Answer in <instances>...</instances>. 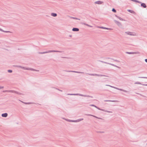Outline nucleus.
Wrapping results in <instances>:
<instances>
[{
    "instance_id": "obj_1",
    "label": "nucleus",
    "mask_w": 147,
    "mask_h": 147,
    "mask_svg": "<svg viewBox=\"0 0 147 147\" xmlns=\"http://www.w3.org/2000/svg\"><path fill=\"white\" fill-rule=\"evenodd\" d=\"M3 92H13V93H16L19 95H24V94H23L22 93L13 90H4V91H3Z\"/></svg>"
},
{
    "instance_id": "obj_2",
    "label": "nucleus",
    "mask_w": 147,
    "mask_h": 147,
    "mask_svg": "<svg viewBox=\"0 0 147 147\" xmlns=\"http://www.w3.org/2000/svg\"><path fill=\"white\" fill-rule=\"evenodd\" d=\"M87 74L91 76H104V77H109L108 76L105 75H101V74Z\"/></svg>"
},
{
    "instance_id": "obj_3",
    "label": "nucleus",
    "mask_w": 147,
    "mask_h": 147,
    "mask_svg": "<svg viewBox=\"0 0 147 147\" xmlns=\"http://www.w3.org/2000/svg\"><path fill=\"white\" fill-rule=\"evenodd\" d=\"M100 61L102 63H105V64H109L110 65H112V66H114L115 67H117L118 68H119V69H120L121 68V67H119L118 66H117L114 64H112V63H108V62H105V61Z\"/></svg>"
},
{
    "instance_id": "obj_4",
    "label": "nucleus",
    "mask_w": 147,
    "mask_h": 147,
    "mask_svg": "<svg viewBox=\"0 0 147 147\" xmlns=\"http://www.w3.org/2000/svg\"><path fill=\"white\" fill-rule=\"evenodd\" d=\"M65 71L68 72H73L77 73H79V74H84V72H81V71H66V70H65Z\"/></svg>"
},
{
    "instance_id": "obj_5",
    "label": "nucleus",
    "mask_w": 147,
    "mask_h": 147,
    "mask_svg": "<svg viewBox=\"0 0 147 147\" xmlns=\"http://www.w3.org/2000/svg\"><path fill=\"white\" fill-rule=\"evenodd\" d=\"M114 22H115V23H116V24H117V25H118L119 27H121V26H122V24H121V23L120 22H118V21H117V20H114Z\"/></svg>"
},
{
    "instance_id": "obj_6",
    "label": "nucleus",
    "mask_w": 147,
    "mask_h": 147,
    "mask_svg": "<svg viewBox=\"0 0 147 147\" xmlns=\"http://www.w3.org/2000/svg\"><path fill=\"white\" fill-rule=\"evenodd\" d=\"M106 86H110V87H111V88H114L117 89V90H120V91H123V90L122 89L119 88H117V87H115L110 86V85H109L106 84Z\"/></svg>"
},
{
    "instance_id": "obj_7",
    "label": "nucleus",
    "mask_w": 147,
    "mask_h": 147,
    "mask_svg": "<svg viewBox=\"0 0 147 147\" xmlns=\"http://www.w3.org/2000/svg\"><path fill=\"white\" fill-rule=\"evenodd\" d=\"M51 53V50H49L47 51H45L43 52H38V53L39 54H44L45 53Z\"/></svg>"
},
{
    "instance_id": "obj_8",
    "label": "nucleus",
    "mask_w": 147,
    "mask_h": 147,
    "mask_svg": "<svg viewBox=\"0 0 147 147\" xmlns=\"http://www.w3.org/2000/svg\"><path fill=\"white\" fill-rule=\"evenodd\" d=\"M86 115H87V116H93L96 118H97L98 119H102V120H104V119H102V118H100V117H98L95 115H91V114H85Z\"/></svg>"
},
{
    "instance_id": "obj_9",
    "label": "nucleus",
    "mask_w": 147,
    "mask_h": 147,
    "mask_svg": "<svg viewBox=\"0 0 147 147\" xmlns=\"http://www.w3.org/2000/svg\"><path fill=\"white\" fill-rule=\"evenodd\" d=\"M80 96H84V97H86L93 98V97L92 96H90L89 95H84V94H80Z\"/></svg>"
},
{
    "instance_id": "obj_10",
    "label": "nucleus",
    "mask_w": 147,
    "mask_h": 147,
    "mask_svg": "<svg viewBox=\"0 0 147 147\" xmlns=\"http://www.w3.org/2000/svg\"><path fill=\"white\" fill-rule=\"evenodd\" d=\"M139 53L138 52H126V53L129 54H138Z\"/></svg>"
},
{
    "instance_id": "obj_11",
    "label": "nucleus",
    "mask_w": 147,
    "mask_h": 147,
    "mask_svg": "<svg viewBox=\"0 0 147 147\" xmlns=\"http://www.w3.org/2000/svg\"><path fill=\"white\" fill-rule=\"evenodd\" d=\"M141 6L142 7H143L144 8H146V5L145 3H142L141 2Z\"/></svg>"
},
{
    "instance_id": "obj_12",
    "label": "nucleus",
    "mask_w": 147,
    "mask_h": 147,
    "mask_svg": "<svg viewBox=\"0 0 147 147\" xmlns=\"http://www.w3.org/2000/svg\"><path fill=\"white\" fill-rule=\"evenodd\" d=\"M103 3V2L102 1H95L94 2V3L95 4H101L102 3Z\"/></svg>"
},
{
    "instance_id": "obj_13",
    "label": "nucleus",
    "mask_w": 147,
    "mask_h": 147,
    "mask_svg": "<svg viewBox=\"0 0 147 147\" xmlns=\"http://www.w3.org/2000/svg\"><path fill=\"white\" fill-rule=\"evenodd\" d=\"M105 59H111V60H113L114 61H116V62H119L120 61H118V60H117L116 59H115L112 58H110V57H106L105 58Z\"/></svg>"
},
{
    "instance_id": "obj_14",
    "label": "nucleus",
    "mask_w": 147,
    "mask_h": 147,
    "mask_svg": "<svg viewBox=\"0 0 147 147\" xmlns=\"http://www.w3.org/2000/svg\"><path fill=\"white\" fill-rule=\"evenodd\" d=\"M79 30V28H73L72 30L73 31L78 32Z\"/></svg>"
},
{
    "instance_id": "obj_15",
    "label": "nucleus",
    "mask_w": 147,
    "mask_h": 147,
    "mask_svg": "<svg viewBox=\"0 0 147 147\" xmlns=\"http://www.w3.org/2000/svg\"><path fill=\"white\" fill-rule=\"evenodd\" d=\"M17 67H19L21 68L22 69H23L25 70H29V68H26V67H22L20 66H17Z\"/></svg>"
},
{
    "instance_id": "obj_16",
    "label": "nucleus",
    "mask_w": 147,
    "mask_h": 147,
    "mask_svg": "<svg viewBox=\"0 0 147 147\" xmlns=\"http://www.w3.org/2000/svg\"><path fill=\"white\" fill-rule=\"evenodd\" d=\"M8 115V114L7 113H4L2 114L1 115V116L4 117H7Z\"/></svg>"
},
{
    "instance_id": "obj_17",
    "label": "nucleus",
    "mask_w": 147,
    "mask_h": 147,
    "mask_svg": "<svg viewBox=\"0 0 147 147\" xmlns=\"http://www.w3.org/2000/svg\"><path fill=\"white\" fill-rule=\"evenodd\" d=\"M97 27L98 28L104 29H107V30H110L111 29L110 28H109L105 27H103L98 26Z\"/></svg>"
},
{
    "instance_id": "obj_18",
    "label": "nucleus",
    "mask_w": 147,
    "mask_h": 147,
    "mask_svg": "<svg viewBox=\"0 0 147 147\" xmlns=\"http://www.w3.org/2000/svg\"><path fill=\"white\" fill-rule=\"evenodd\" d=\"M105 102H118L119 101L117 100H105Z\"/></svg>"
},
{
    "instance_id": "obj_19",
    "label": "nucleus",
    "mask_w": 147,
    "mask_h": 147,
    "mask_svg": "<svg viewBox=\"0 0 147 147\" xmlns=\"http://www.w3.org/2000/svg\"><path fill=\"white\" fill-rule=\"evenodd\" d=\"M127 34L130 35H134V34H132V32H125Z\"/></svg>"
},
{
    "instance_id": "obj_20",
    "label": "nucleus",
    "mask_w": 147,
    "mask_h": 147,
    "mask_svg": "<svg viewBox=\"0 0 147 147\" xmlns=\"http://www.w3.org/2000/svg\"><path fill=\"white\" fill-rule=\"evenodd\" d=\"M51 15L54 17H56L57 16V14L56 13H51Z\"/></svg>"
},
{
    "instance_id": "obj_21",
    "label": "nucleus",
    "mask_w": 147,
    "mask_h": 147,
    "mask_svg": "<svg viewBox=\"0 0 147 147\" xmlns=\"http://www.w3.org/2000/svg\"><path fill=\"white\" fill-rule=\"evenodd\" d=\"M90 105L91 106H93V107H96V108L98 110L101 111V109H100V108H99L98 107H97V106H96V105Z\"/></svg>"
},
{
    "instance_id": "obj_22",
    "label": "nucleus",
    "mask_w": 147,
    "mask_h": 147,
    "mask_svg": "<svg viewBox=\"0 0 147 147\" xmlns=\"http://www.w3.org/2000/svg\"><path fill=\"white\" fill-rule=\"evenodd\" d=\"M68 95H79L80 96V94H67Z\"/></svg>"
},
{
    "instance_id": "obj_23",
    "label": "nucleus",
    "mask_w": 147,
    "mask_h": 147,
    "mask_svg": "<svg viewBox=\"0 0 147 147\" xmlns=\"http://www.w3.org/2000/svg\"><path fill=\"white\" fill-rule=\"evenodd\" d=\"M63 52V51H56V50H51L52 52H59V53H62Z\"/></svg>"
},
{
    "instance_id": "obj_24",
    "label": "nucleus",
    "mask_w": 147,
    "mask_h": 147,
    "mask_svg": "<svg viewBox=\"0 0 147 147\" xmlns=\"http://www.w3.org/2000/svg\"><path fill=\"white\" fill-rule=\"evenodd\" d=\"M115 16L117 18H119L120 20H122V21H125V20H124L123 19L121 18L120 17L117 16V15H115Z\"/></svg>"
},
{
    "instance_id": "obj_25",
    "label": "nucleus",
    "mask_w": 147,
    "mask_h": 147,
    "mask_svg": "<svg viewBox=\"0 0 147 147\" xmlns=\"http://www.w3.org/2000/svg\"><path fill=\"white\" fill-rule=\"evenodd\" d=\"M127 11L128 12H129L131 13H134V14L135 13V12L134 11H133L132 10H130V9H128V10H127Z\"/></svg>"
},
{
    "instance_id": "obj_26",
    "label": "nucleus",
    "mask_w": 147,
    "mask_h": 147,
    "mask_svg": "<svg viewBox=\"0 0 147 147\" xmlns=\"http://www.w3.org/2000/svg\"><path fill=\"white\" fill-rule=\"evenodd\" d=\"M1 31L4 32H6V33H9V32L11 33V32L9 31H7L4 30L3 29H2L1 28Z\"/></svg>"
},
{
    "instance_id": "obj_27",
    "label": "nucleus",
    "mask_w": 147,
    "mask_h": 147,
    "mask_svg": "<svg viewBox=\"0 0 147 147\" xmlns=\"http://www.w3.org/2000/svg\"><path fill=\"white\" fill-rule=\"evenodd\" d=\"M101 111L106 112L109 113H112V111H108L107 110H104L103 109H101Z\"/></svg>"
},
{
    "instance_id": "obj_28",
    "label": "nucleus",
    "mask_w": 147,
    "mask_h": 147,
    "mask_svg": "<svg viewBox=\"0 0 147 147\" xmlns=\"http://www.w3.org/2000/svg\"><path fill=\"white\" fill-rule=\"evenodd\" d=\"M82 24H84V25H86V26H87L90 27H92V26H90V25H88V24H86L85 23H82Z\"/></svg>"
},
{
    "instance_id": "obj_29",
    "label": "nucleus",
    "mask_w": 147,
    "mask_h": 147,
    "mask_svg": "<svg viewBox=\"0 0 147 147\" xmlns=\"http://www.w3.org/2000/svg\"><path fill=\"white\" fill-rule=\"evenodd\" d=\"M131 1L135 2H136L138 3H141V2L140 1H139L137 0H131Z\"/></svg>"
},
{
    "instance_id": "obj_30",
    "label": "nucleus",
    "mask_w": 147,
    "mask_h": 147,
    "mask_svg": "<svg viewBox=\"0 0 147 147\" xmlns=\"http://www.w3.org/2000/svg\"><path fill=\"white\" fill-rule=\"evenodd\" d=\"M29 70L33 71H38V70H36L35 69H33V68H29Z\"/></svg>"
},
{
    "instance_id": "obj_31",
    "label": "nucleus",
    "mask_w": 147,
    "mask_h": 147,
    "mask_svg": "<svg viewBox=\"0 0 147 147\" xmlns=\"http://www.w3.org/2000/svg\"><path fill=\"white\" fill-rule=\"evenodd\" d=\"M70 18H72L74 19L78 20H80V19H79V18H76L73 17H70Z\"/></svg>"
},
{
    "instance_id": "obj_32",
    "label": "nucleus",
    "mask_w": 147,
    "mask_h": 147,
    "mask_svg": "<svg viewBox=\"0 0 147 147\" xmlns=\"http://www.w3.org/2000/svg\"><path fill=\"white\" fill-rule=\"evenodd\" d=\"M22 103H23L25 104H31V102H24L22 101H21L20 100H19Z\"/></svg>"
},
{
    "instance_id": "obj_33",
    "label": "nucleus",
    "mask_w": 147,
    "mask_h": 147,
    "mask_svg": "<svg viewBox=\"0 0 147 147\" xmlns=\"http://www.w3.org/2000/svg\"><path fill=\"white\" fill-rule=\"evenodd\" d=\"M83 120V118H82V119H77V120H76V122H79L80 121H81L82 120Z\"/></svg>"
},
{
    "instance_id": "obj_34",
    "label": "nucleus",
    "mask_w": 147,
    "mask_h": 147,
    "mask_svg": "<svg viewBox=\"0 0 147 147\" xmlns=\"http://www.w3.org/2000/svg\"><path fill=\"white\" fill-rule=\"evenodd\" d=\"M134 84H141V85H142V83H141L140 82H135L134 83Z\"/></svg>"
},
{
    "instance_id": "obj_35",
    "label": "nucleus",
    "mask_w": 147,
    "mask_h": 147,
    "mask_svg": "<svg viewBox=\"0 0 147 147\" xmlns=\"http://www.w3.org/2000/svg\"><path fill=\"white\" fill-rule=\"evenodd\" d=\"M112 11H113V12L115 13L116 12V9L114 8H113L112 9Z\"/></svg>"
},
{
    "instance_id": "obj_36",
    "label": "nucleus",
    "mask_w": 147,
    "mask_h": 147,
    "mask_svg": "<svg viewBox=\"0 0 147 147\" xmlns=\"http://www.w3.org/2000/svg\"><path fill=\"white\" fill-rule=\"evenodd\" d=\"M7 71L9 73H11L12 72V70H11L9 69Z\"/></svg>"
},
{
    "instance_id": "obj_37",
    "label": "nucleus",
    "mask_w": 147,
    "mask_h": 147,
    "mask_svg": "<svg viewBox=\"0 0 147 147\" xmlns=\"http://www.w3.org/2000/svg\"><path fill=\"white\" fill-rule=\"evenodd\" d=\"M139 78H146L147 79V77H138Z\"/></svg>"
},
{
    "instance_id": "obj_38",
    "label": "nucleus",
    "mask_w": 147,
    "mask_h": 147,
    "mask_svg": "<svg viewBox=\"0 0 147 147\" xmlns=\"http://www.w3.org/2000/svg\"><path fill=\"white\" fill-rule=\"evenodd\" d=\"M66 120L67 121H69V122H72V120H70V119H66Z\"/></svg>"
},
{
    "instance_id": "obj_39",
    "label": "nucleus",
    "mask_w": 147,
    "mask_h": 147,
    "mask_svg": "<svg viewBox=\"0 0 147 147\" xmlns=\"http://www.w3.org/2000/svg\"><path fill=\"white\" fill-rule=\"evenodd\" d=\"M61 57L63 58H67V59L69 58V57Z\"/></svg>"
},
{
    "instance_id": "obj_40",
    "label": "nucleus",
    "mask_w": 147,
    "mask_h": 147,
    "mask_svg": "<svg viewBox=\"0 0 147 147\" xmlns=\"http://www.w3.org/2000/svg\"><path fill=\"white\" fill-rule=\"evenodd\" d=\"M72 122H77L76 120H72Z\"/></svg>"
},
{
    "instance_id": "obj_41",
    "label": "nucleus",
    "mask_w": 147,
    "mask_h": 147,
    "mask_svg": "<svg viewBox=\"0 0 147 147\" xmlns=\"http://www.w3.org/2000/svg\"><path fill=\"white\" fill-rule=\"evenodd\" d=\"M53 88H55V89H57V90H59H59H60V89H59L58 88H54V87Z\"/></svg>"
},
{
    "instance_id": "obj_42",
    "label": "nucleus",
    "mask_w": 147,
    "mask_h": 147,
    "mask_svg": "<svg viewBox=\"0 0 147 147\" xmlns=\"http://www.w3.org/2000/svg\"><path fill=\"white\" fill-rule=\"evenodd\" d=\"M142 85L145 86H147V84H142Z\"/></svg>"
},
{
    "instance_id": "obj_43",
    "label": "nucleus",
    "mask_w": 147,
    "mask_h": 147,
    "mask_svg": "<svg viewBox=\"0 0 147 147\" xmlns=\"http://www.w3.org/2000/svg\"><path fill=\"white\" fill-rule=\"evenodd\" d=\"M145 61L147 63V59H145Z\"/></svg>"
},
{
    "instance_id": "obj_44",
    "label": "nucleus",
    "mask_w": 147,
    "mask_h": 147,
    "mask_svg": "<svg viewBox=\"0 0 147 147\" xmlns=\"http://www.w3.org/2000/svg\"><path fill=\"white\" fill-rule=\"evenodd\" d=\"M99 132L100 133H103L104 132L103 131H100Z\"/></svg>"
},
{
    "instance_id": "obj_45",
    "label": "nucleus",
    "mask_w": 147,
    "mask_h": 147,
    "mask_svg": "<svg viewBox=\"0 0 147 147\" xmlns=\"http://www.w3.org/2000/svg\"><path fill=\"white\" fill-rule=\"evenodd\" d=\"M3 88V86H1V89Z\"/></svg>"
},
{
    "instance_id": "obj_46",
    "label": "nucleus",
    "mask_w": 147,
    "mask_h": 147,
    "mask_svg": "<svg viewBox=\"0 0 147 147\" xmlns=\"http://www.w3.org/2000/svg\"><path fill=\"white\" fill-rule=\"evenodd\" d=\"M123 92H126L127 91L125 90H123Z\"/></svg>"
},
{
    "instance_id": "obj_47",
    "label": "nucleus",
    "mask_w": 147,
    "mask_h": 147,
    "mask_svg": "<svg viewBox=\"0 0 147 147\" xmlns=\"http://www.w3.org/2000/svg\"><path fill=\"white\" fill-rule=\"evenodd\" d=\"M69 36L71 37H72V35H69Z\"/></svg>"
},
{
    "instance_id": "obj_48",
    "label": "nucleus",
    "mask_w": 147,
    "mask_h": 147,
    "mask_svg": "<svg viewBox=\"0 0 147 147\" xmlns=\"http://www.w3.org/2000/svg\"><path fill=\"white\" fill-rule=\"evenodd\" d=\"M59 91H61V92H62V90H59Z\"/></svg>"
},
{
    "instance_id": "obj_49",
    "label": "nucleus",
    "mask_w": 147,
    "mask_h": 147,
    "mask_svg": "<svg viewBox=\"0 0 147 147\" xmlns=\"http://www.w3.org/2000/svg\"><path fill=\"white\" fill-rule=\"evenodd\" d=\"M146 144L147 145V143Z\"/></svg>"
}]
</instances>
